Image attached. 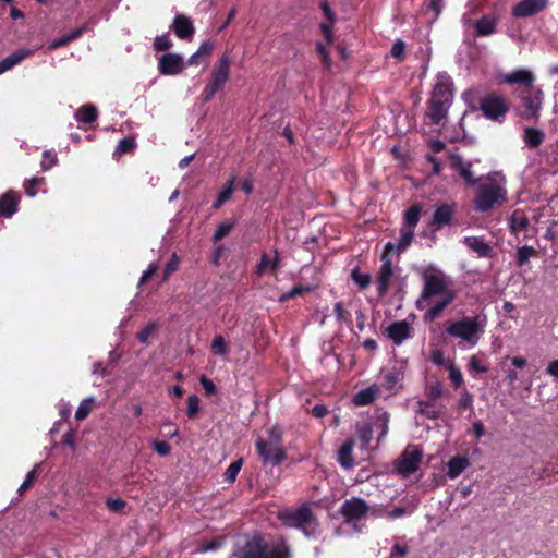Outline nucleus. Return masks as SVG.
Instances as JSON below:
<instances>
[{"instance_id":"f257e3e1","label":"nucleus","mask_w":558,"mask_h":558,"mask_svg":"<svg viewBox=\"0 0 558 558\" xmlns=\"http://www.w3.org/2000/svg\"><path fill=\"white\" fill-rule=\"evenodd\" d=\"M473 207L485 213L507 201L506 178L500 172H492L477 179Z\"/></svg>"},{"instance_id":"f03ea898","label":"nucleus","mask_w":558,"mask_h":558,"mask_svg":"<svg viewBox=\"0 0 558 558\" xmlns=\"http://www.w3.org/2000/svg\"><path fill=\"white\" fill-rule=\"evenodd\" d=\"M452 80L446 73H439L428 100L425 114L426 123L439 125L447 118V112L452 104Z\"/></svg>"},{"instance_id":"7ed1b4c3","label":"nucleus","mask_w":558,"mask_h":558,"mask_svg":"<svg viewBox=\"0 0 558 558\" xmlns=\"http://www.w3.org/2000/svg\"><path fill=\"white\" fill-rule=\"evenodd\" d=\"M232 555L234 558H291L284 542L265 543L260 536H253L242 544H236Z\"/></svg>"},{"instance_id":"20e7f679","label":"nucleus","mask_w":558,"mask_h":558,"mask_svg":"<svg viewBox=\"0 0 558 558\" xmlns=\"http://www.w3.org/2000/svg\"><path fill=\"white\" fill-rule=\"evenodd\" d=\"M487 326V317L480 313L474 316H464L446 326V332L452 338L460 339L468 348L478 344Z\"/></svg>"},{"instance_id":"39448f33","label":"nucleus","mask_w":558,"mask_h":558,"mask_svg":"<svg viewBox=\"0 0 558 558\" xmlns=\"http://www.w3.org/2000/svg\"><path fill=\"white\" fill-rule=\"evenodd\" d=\"M278 519L289 527L301 530L307 538H316L319 535V525L307 505H302L296 509L279 510Z\"/></svg>"},{"instance_id":"423d86ee","label":"nucleus","mask_w":558,"mask_h":558,"mask_svg":"<svg viewBox=\"0 0 558 558\" xmlns=\"http://www.w3.org/2000/svg\"><path fill=\"white\" fill-rule=\"evenodd\" d=\"M340 513L347 523L357 529V524L362 520L380 517L381 509L377 506H369L367 501L361 497H351L342 502Z\"/></svg>"},{"instance_id":"0eeeda50","label":"nucleus","mask_w":558,"mask_h":558,"mask_svg":"<svg viewBox=\"0 0 558 558\" xmlns=\"http://www.w3.org/2000/svg\"><path fill=\"white\" fill-rule=\"evenodd\" d=\"M423 291L421 294V301H426L432 296H441L447 293H454L452 289H450V278L446 276L439 269H428L423 275Z\"/></svg>"},{"instance_id":"6e6552de","label":"nucleus","mask_w":558,"mask_h":558,"mask_svg":"<svg viewBox=\"0 0 558 558\" xmlns=\"http://www.w3.org/2000/svg\"><path fill=\"white\" fill-rule=\"evenodd\" d=\"M230 75V61L227 54H223L218 63L214 66L210 81L205 86L202 98L205 102L209 101L217 92L221 90L225 86V83L228 81Z\"/></svg>"},{"instance_id":"1a4fd4ad","label":"nucleus","mask_w":558,"mask_h":558,"mask_svg":"<svg viewBox=\"0 0 558 558\" xmlns=\"http://www.w3.org/2000/svg\"><path fill=\"white\" fill-rule=\"evenodd\" d=\"M255 448L264 464L278 465L286 459L282 445L271 444L264 438H258L255 441Z\"/></svg>"},{"instance_id":"9d476101","label":"nucleus","mask_w":558,"mask_h":558,"mask_svg":"<svg viewBox=\"0 0 558 558\" xmlns=\"http://www.w3.org/2000/svg\"><path fill=\"white\" fill-rule=\"evenodd\" d=\"M532 92L531 95H522L521 104H522V111H521V118L524 120H538L539 113L543 107V100H544V93L542 89H530Z\"/></svg>"},{"instance_id":"9b49d317","label":"nucleus","mask_w":558,"mask_h":558,"mask_svg":"<svg viewBox=\"0 0 558 558\" xmlns=\"http://www.w3.org/2000/svg\"><path fill=\"white\" fill-rule=\"evenodd\" d=\"M421 459L422 451L416 446H409L397 461L396 470L399 474L408 476L418 469Z\"/></svg>"},{"instance_id":"f8f14e48","label":"nucleus","mask_w":558,"mask_h":558,"mask_svg":"<svg viewBox=\"0 0 558 558\" xmlns=\"http://www.w3.org/2000/svg\"><path fill=\"white\" fill-rule=\"evenodd\" d=\"M396 278L397 268L393 267L389 256L384 253L381 256V265L377 275V291L380 296H384L387 293Z\"/></svg>"},{"instance_id":"ddd939ff","label":"nucleus","mask_w":558,"mask_h":558,"mask_svg":"<svg viewBox=\"0 0 558 558\" xmlns=\"http://www.w3.org/2000/svg\"><path fill=\"white\" fill-rule=\"evenodd\" d=\"M483 114L489 119L497 120L508 111V105L501 96H488L481 104Z\"/></svg>"},{"instance_id":"4468645a","label":"nucleus","mask_w":558,"mask_h":558,"mask_svg":"<svg viewBox=\"0 0 558 558\" xmlns=\"http://www.w3.org/2000/svg\"><path fill=\"white\" fill-rule=\"evenodd\" d=\"M184 59L179 53L168 52L158 59V71L162 75H177L184 69Z\"/></svg>"},{"instance_id":"2eb2a0df","label":"nucleus","mask_w":558,"mask_h":558,"mask_svg":"<svg viewBox=\"0 0 558 558\" xmlns=\"http://www.w3.org/2000/svg\"><path fill=\"white\" fill-rule=\"evenodd\" d=\"M548 0H521L512 8V15L519 19L533 16L547 9Z\"/></svg>"},{"instance_id":"dca6fc26","label":"nucleus","mask_w":558,"mask_h":558,"mask_svg":"<svg viewBox=\"0 0 558 558\" xmlns=\"http://www.w3.org/2000/svg\"><path fill=\"white\" fill-rule=\"evenodd\" d=\"M502 81L507 84L523 85L529 89H533L535 75L532 70L522 68L504 75Z\"/></svg>"},{"instance_id":"f3484780","label":"nucleus","mask_w":558,"mask_h":558,"mask_svg":"<svg viewBox=\"0 0 558 558\" xmlns=\"http://www.w3.org/2000/svg\"><path fill=\"white\" fill-rule=\"evenodd\" d=\"M387 335L397 345H400L412 337V327L405 320L395 322L387 328Z\"/></svg>"},{"instance_id":"a211bd4d","label":"nucleus","mask_w":558,"mask_h":558,"mask_svg":"<svg viewBox=\"0 0 558 558\" xmlns=\"http://www.w3.org/2000/svg\"><path fill=\"white\" fill-rule=\"evenodd\" d=\"M403 379V372L400 366H393L381 373L380 386L390 393L395 392Z\"/></svg>"},{"instance_id":"6ab92c4d","label":"nucleus","mask_w":558,"mask_h":558,"mask_svg":"<svg viewBox=\"0 0 558 558\" xmlns=\"http://www.w3.org/2000/svg\"><path fill=\"white\" fill-rule=\"evenodd\" d=\"M20 195L9 191L0 196V217L10 218L17 211Z\"/></svg>"},{"instance_id":"aec40b11","label":"nucleus","mask_w":558,"mask_h":558,"mask_svg":"<svg viewBox=\"0 0 558 558\" xmlns=\"http://www.w3.org/2000/svg\"><path fill=\"white\" fill-rule=\"evenodd\" d=\"M450 166L453 170L460 173V175L469 185L473 186L476 184L477 179H475L473 175L471 163L464 161L461 156L452 154L450 156Z\"/></svg>"},{"instance_id":"412c9836","label":"nucleus","mask_w":558,"mask_h":558,"mask_svg":"<svg viewBox=\"0 0 558 558\" xmlns=\"http://www.w3.org/2000/svg\"><path fill=\"white\" fill-rule=\"evenodd\" d=\"M414 231L411 229L401 228L400 236L396 242H388L385 245V252L387 255L389 252L395 251L398 253L404 252L412 243Z\"/></svg>"},{"instance_id":"4be33fe9","label":"nucleus","mask_w":558,"mask_h":558,"mask_svg":"<svg viewBox=\"0 0 558 558\" xmlns=\"http://www.w3.org/2000/svg\"><path fill=\"white\" fill-rule=\"evenodd\" d=\"M522 141L525 146L532 149L539 147L545 141V132L538 128L526 126L522 131Z\"/></svg>"},{"instance_id":"5701e85b","label":"nucleus","mask_w":558,"mask_h":558,"mask_svg":"<svg viewBox=\"0 0 558 558\" xmlns=\"http://www.w3.org/2000/svg\"><path fill=\"white\" fill-rule=\"evenodd\" d=\"M466 368L472 375L487 373L489 369L487 355L481 351L471 355L468 360Z\"/></svg>"},{"instance_id":"b1692460","label":"nucleus","mask_w":558,"mask_h":558,"mask_svg":"<svg viewBox=\"0 0 558 558\" xmlns=\"http://www.w3.org/2000/svg\"><path fill=\"white\" fill-rule=\"evenodd\" d=\"M172 29L181 39H190L194 34V26L192 21L184 15L175 16L172 24Z\"/></svg>"},{"instance_id":"393cba45","label":"nucleus","mask_w":558,"mask_h":558,"mask_svg":"<svg viewBox=\"0 0 558 558\" xmlns=\"http://www.w3.org/2000/svg\"><path fill=\"white\" fill-rule=\"evenodd\" d=\"M497 16L484 15L474 22L475 34L477 36H490L497 29Z\"/></svg>"},{"instance_id":"a878e982","label":"nucleus","mask_w":558,"mask_h":558,"mask_svg":"<svg viewBox=\"0 0 558 558\" xmlns=\"http://www.w3.org/2000/svg\"><path fill=\"white\" fill-rule=\"evenodd\" d=\"M463 243L480 257H487L492 254V247L482 236H465Z\"/></svg>"},{"instance_id":"bb28decb","label":"nucleus","mask_w":558,"mask_h":558,"mask_svg":"<svg viewBox=\"0 0 558 558\" xmlns=\"http://www.w3.org/2000/svg\"><path fill=\"white\" fill-rule=\"evenodd\" d=\"M31 49H19L0 61V74L11 70L16 64L32 54Z\"/></svg>"},{"instance_id":"cd10ccee","label":"nucleus","mask_w":558,"mask_h":558,"mask_svg":"<svg viewBox=\"0 0 558 558\" xmlns=\"http://www.w3.org/2000/svg\"><path fill=\"white\" fill-rule=\"evenodd\" d=\"M529 225V219L522 210H514L509 219L510 231L515 236L525 233Z\"/></svg>"},{"instance_id":"c85d7f7f","label":"nucleus","mask_w":558,"mask_h":558,"mask_svg":"<svg viewBox=\"0 0 558 558\" xmlns=\"http://www.w3.org/2000/svg\"><path fill=\"white\" fill-rule=\"evenodd\" d=\"M456 299L454 293H447L446 295H441L440 300L437 301L434 305H432L428 311L425 313V319L434 320L440 316L444 310L453 302Z\"/></svg>"},{"instance_id":"c756f323","label":"nucleus","mask_w":558,"mask_h":558,"mask_svg":"<svg viewBox=\"0 0 558 558\" xmlns=\"http://www.w3.org/2000/svg\"><path fill=\"white\" fill-rule=\"evenodd\" d=\"M454 208L452 205L449 204H442L439 207L436 208L434 216H433V225L440 229L444 226H447L453 216Z\"/></svg>"},{"instance_id":"7c9ffc66","label":"nucleus","mask_w":558,"mask_h":558,"mask_svg":"<svg viewBox=\"0 0 558 558\" xmlns=\"http://www.w3.org/2000/svg\"><path fill=\"white\" fill-rule=\"evenodd\" d=\"M354 447V441L352 439H348L338 450V462L339 464L349 470L353 466L354 461L352 458V451Z\"/></svg>"},{"instance_id":"2f4dec72","label":"nucleus","mask_w":558,"mask_h":558,"mask_svg":"<svg viewBox=\"0 0 558 558\" xmlns=\"http://www.w3.org/2000/svg\"><path fill=\"white\" fill-rule=\"evenodd\" d=\"M279 267V253L275 251V257L270 258L268 254L263 253L260 256V260L256 266V274L258 276L264 275L266 271L270 270L275 272Z\"/></svg>"},{"instance_id":"473e14b6","label":"nucleus","mask_w":558,"mask_h":558,"mask_svg":"<svg viewBox=\"0 0 558 558\" xmlns=\"http://www.w3.org/2000/svg\"><path fill=\"white\" fill-rule=\"evenodd\" d=\"M98 117L96 107L92 104H86L78 108L74 113V119L78 123L89 124L94 122Z\"/></svg>"},{"instance_id":"72a5a7b5","label":"nucleus","mask_w":558,"mask_h":558,"mask_svg":"<svg viewBox=\"0 0 558 558\" xmlns=\"http://www.w3.org/2000/svg\"><path fill=\"white\" fill-rule=\"evenodd\" d=\"M470 465L469 459L465 457H453L447 463V475L451 480L457 478Z\"/></svg>"},{"instance_id":"f704fd0d","label":"nucleus","mask_w":558,"mask_h":558,"mask_svg":"<svg viewBox=\"0 0 558 558\" xmlns=\"http://www.w3.org/2000/svg\"><path fill=\"white\" fill-rule=\"evenodd\" d=\"M379 388L376 385L362 389L353 397V402L356 405H367L375 400Z\"/></svg>"},{"instance_id":"c9c22d12","label":"nucleus","mask_w":558,"mask_h":558,"mask_svg":"<svg viewBox=\"0 0 558 558\" xmlns=\"http://www.w3.org/2000/svg\"><path fill=\"white\" fill-rule=\"evenodd\" d=\"M322 10H323L325 16L329 20L330 24L322 23L320 29H322V33H323L327 44H331L332 43L331 24L335 22V14H333L332 10L330 9V7L327 4V2L322 3Z\"/></svg>"},{"instance_id":"e433bc0d","label":"nucleus","mask_w":558,"mask_h":558,"mask_svg":"<svg viewBox=\"0 0 558 558\" xmlns=\"http://www.w3.org/2000/svg\"><path fill=\"white\" fill-rule=\"evenodd\" d=\"M421 208L418 206L410 207L403 216V226L402 228L415 230L420 221Z\"/></svg>"},{"instance_id":"4c0bfd02","label":"nucleus","mask_w":558,"mask_h":558,"mask_svg":"<svg viewBox=\"0 0 558 558\" xmlns=\"http://www.w3.org/2000/svg\"><path fill=\"white\" fill-rule=\"evenodd\" d=\"M373 426L369 424H362L357 426V434L360 437V440L362 442V446L365 449L373 448L372 447V440H373Z\"/></svg>"},{"instance_id":"58836bf2","label":"nucleus","mask_w":558,"mask_h":558,"mask_svg":"<svg viewBox=\"0 0 558 558\" xmlns=\"http://www.w3.org/2000/svg\"><path fill=\"white\" fill-rule=\"evenodd\" d=\"M159 323L158 322H150L148 323L138 333L137 339L141 343L149 345L150 337L158 330Z\"/></svg>"},{"instance_id":"ea45409f","label":"nucleus","mask_w":558,"mask_h":558,"mask_svg":"<svg viewBox=\"0 0 558 558\" xmlns=\"http://www.w3.org/2000/svg\"><path fill=\"white\" fill-rule=\"evenodd\" d=\"M235 222L233 220H226L223 222H220L217 227V230L213 236V241L215 243L219 242L223 238H226L232 228L234 227Z\"/></svg>"},{"instance_id":"a19ab883","label":"nucleus","mask_w":558,"mask_h":558,"mask_svg":"<svg viewBox=\"0 0 558 558\" xmlns=\"http://www.w3.org/2000/svg\"><path fill=\"white\" fill-rule=\"evenodd\" d=\"M448 377L453 384L454 388H459L463 384L462 372L454 363L450 362L447 364Z\"/></svg>"},{"instance_id":"79ce46f5","label":"nucleus","mask_w":558,"mask_h":558,"mask_svg":"<svg viewBox=\"0 0 558 558\" xmlns=\"http://www.w3.org/2000/svg\"><path fill=\"white\" fill-rule=\"evenodd\" d=\"M210 348L215 355L225 356L228 353V345L221 335H218L213 339Z\"/></svg>"},{"instance_id":"37998d69","label":"nucleus","mask_w":558,"mask_h":558,"mask_svg":"<svg viewBox=\"0 0 558 558\" xmlns=\"http://www.w3.org/2000/svg\"><path fill=\"white\" fill-rule=\"evenodd\" d=\"M243 461L239 459L232 462L225 471L223 477L228 483H233L242 468Z\"/></svg>"},{"instance_id":"c03bdc74","label":"nucleus","mask_w":558,"mask_h":558,"mask_svg":"<svg viewBox=\"0 0 558 558\" xmlns=\"http://www.w3.org/2000/svg\"><path fill=\"white\" fill-rule=\"evenodd\" d=\"M351 278L360 289H366L371 283V276L360 272L357 269L352 270Z\"/></svg>"},{"instance_id":"a18cd8bd","label":"nucleus","mask_w":558,"mask_h":558,"mask_svg":"<svg viewBox=\"0 0 558 558\" xmlns=\"http://www.w3.org/2000/svg\"><path fill=\"white\" fill-rule=\"evenodd\" d=\"M93 402H94V398L93 397L84 399L80 403V405H78V408H77V410L75 412V418L78 420V421L84 420L89 414V412L92 410V403Z\"/></svg>"},{"instance_id":"49530a36","label":"nucleus","mask_w":558,"mask_h":558,"mask_svg":"<svg viewBox=\"0 0 558 558\" xmlns=\"http://www.w3.org/2000/svg\"><path fill=\"white\" fill-rule=\"evenodd\" d=\"M535 250L532 246L523 245L518 248L517 262L519 266L524 265L534 255Z\"/></svg>"},{"instance_id":"de8ad7c7","label":"nucleus","mask_w":558,"mask_h":558,"mask_svg":"<svg viewBox=\"0 0 558 558\" xmlns=\"http://www.w3.org/2000/svg\"><path fill=\"white\" fill-rule=\"evenodd\" d=\"M389 415L387 412H383L376 423V427L379 430L378 441H380L388 433Z\"/></svg>"},{"instance_id":"09e8293b","label":"nucleus","mask_w":558,"mask_h":558,"mask_svg":"<svg viewBox=\"0 0 558 558\" xmlns=\"http://www.w3.org/2000/svg\"><path fill=\"white\" fill-rule=\"evenodd\" d=\"M106 506L109 511L116 512V513H121V512H123V510L126 506V502L122 498L109 497L106 499Z\"/></svg>"},{"instance_id":"8fccbe9b","label":"nucleus","mask_w":558,"mask_h":558,"mask_svg":"<svg viewBox=\"0 0 558 558\" xmlns=\"http://www.w3.org/2000/svg\"><path fill=\"white\" fill-rule=\"evenodd\" d=\"M44 183H45V179L38 178V177H34V178L25 181V183H24L25 193L29 197H34L37 194L36 186L44 184Z\"/></svg>"},{"instance_id":"3c124183","label":"nucleus","mask_w":558,"mask_h":558,"mask_svg":"<svg viewBox=\"0 0 558 558\" xmlns=\"http://www.w3.org/2000/svg\"><path fill=\"white\" fill-rule=\"evenodd\" d=\"M310 291H312V287H310V286H298V287L292 288L289 292L282 294L279 298V301L286 302L292 298L299 296V295L303 294L304 292H310Z\"/></svg>"},{"instance_id":"603ef678","label":"nucleus","mask_w":558,"mask_h":558,"mask_svg":"<svg viewBox=\"0 0 558 558\" xmlns=\"http://www.w3.org/2000/svg\"><path fill=\"white\" fill-rule=\"evenodd\" d=\"M172 47V40L169 35L163 34L157 36L154 40V49L157 51H163Z\"/></svg>"},{"instance_id":"864d4df0","label":"nucleus","mask_w":558,"mask_h":558,"mask_svg":"<svg viewBox=\"0 0 558 558\" xmlns=\"http://www.w3.org/2000/svg\"><path fill=\"white\" fill-rule=\"evenodd\" d=\"M268 439H266L268 442L276 444V445H282V429L279 425L271 426L268 430Z\"/></svg>"},{"instance_id":"5fc2aeb1","label":"nucleus","mask_w":558,"mask_h":558,"mask_svg":"<svg viewBox=\"0 0 558 558\" xmlns=\"http://www.w3.org/2000/svg\"><path fill=\"white\" fill-rule=\"evenodd\" d=\"M39 465H35V468L27 473L24 482L20 485L17 493L22 495L28 487L32 485V483L35 481L37 474H38Z\"/></svg>"},{"instance_id":"6e6d98bb","label":"nucleus","mask_w":558,"mask_h":558,"mask_svg":"<svg viewBox=\"0 0 558 558\" xmlns=\"http://www.w3.org/2000/svg\"><path fill=\"white\" fill-rule=\"evenodd\" d=\"M198 411H199V398L196 395H191L187 398L186 415L189 417H194Z\"/></svg>"},{"instance_id":"4d7b16f0","label":"nucleus","mask_w":558,"mask_h":558,"mask_svg":"<svg viewBox=\"0 0 558 558\" xmlns=\"http://www.w3.org/2000/svg\"><path fill=\"white\" fill-rule=\"evenodd\" d=\"M234 182H235V178L234 177H231L225 187L219 192V194L217 196H219L225 203L231 198L232 194H233V191H234Z\"/></svg>"},{"instance_id":"13d9d810","label":"nucleus","mask_w":558,"mask_h":558,"mask_svg":"<svg viewBox=\"0 0 558 558\" xmlns=\"http://www.w3.org/2000/svg\"><path fill=\"white\" fill-rule=\"evenodd\" d=\"M134 147H135L134 138L124 137V138L120 140V142L117 146V151L119 154H124V153L131 151Z\"/></svg>"},{"instance_id":"bf43d9fd","label":"nucleus","mask_w":558,"mask_h":558,"mask_svg":"<svg viewBox=\"0 0 558 558\" xmlns=\"http://www.w3.org/2000/svg\"><path fill=\"white\" fill-rule=\"evenodd\" d=\"M473 404V396L466 389H463L460 393L458 405L461 409L471 408Z\"/></svg>"},{"instance_id":"052dcab7","label":"nucleus","mask_w":558,"mask_h":558,"mask_svg":"<svg viewBox=\"0 0 558 558\" xmlns=\"http://www.w3.org/2000/svg\"><path fill=\"white\" fill-rule=\"evenodd\" d=\"M409 553V547L400 544H395L391 547L388 558H404Z\"/></svg>"},{"instance_id":"680f3d73","label":"nucleus","mask_w":558,"mask_h":558,"mask_svg":"<svg viewBox=\"0 0 558 558\" xmlns=\"http://www.w3.org/2000/svg\"><path fill=\"white\" fill-rule=\"evenodd\" d=\"M43 155L45 158H50V161H41L40 167L44 171H47L57 165V156L51 150H45Z\"/></svg>"},{"instance_id":"e2e57ef3","label":"nucleus","mask_w":558,"mask_h":558,"mask_svg":"<svg viewBox=\"0 0 558 558\" xmlns=\"http://www.w3.org/2000/svg\"><path fill=\"white\" fill-rule=\"evenodd\" d=\"M335 314L339 323L348 322L350 319V314L347 311H344L341 302H337L335 304Z\"/></svg>"},{"instance_id":"0e129e2a","label":"nucleus","mask_w":558,"mask_h":558,"mask_svg":"<svg viewBox=\"0 0 558 558\" xmlns=\"http://www.w3.org/2000/svg\"><path fill=\"white\" fill-rule=\"evenodd\" d=\"M153 448L161 457L168 456L171 450V446L167 441H155Z\"/></svg>"},{"instance_id":"69168bd1","label":"nucleus","mask_w":558,"mask_h":558,"mask_svg":"<svg viewBox=\"0 0 558 558\" xmlns=\"http://www.w3.org/2000/svg\"><path fill=\"white\" fill-rule=\"evenodd\" d=\"M199 383L207 395L210 396L216 393V386L210 379L206 378L205 376H202L199 378Z\"/></svg>"},{"instance_id":"338daca9","label":"nucleus","mask_w":558,"mask_h":558,"mask_svg":"<svg viewBox=\"0 0 558 558\" xmlns=\"http://www.w3.org/2000/svg\"><path fill=\"white\" fill-rule=\"evenodd\" d=\"M221 546L220 541L204 542L199 545L198 550L202 553L214 551Z\"/></svg>"},{"instance_id":"774afa93","label":"nucleus","mask_w":558,"mask_h":558,"mask_svg":"<svg viewBox=\"0 0 558 558\" xmlns=\"http://www.w3.org/2000/svg\"><path fill=\"white\" fill-rule=\"evenodd\" d=\"M178 266H179V258H178L177 254H173L171 259L168 262V264L165 268L166 277H168L172 272H174L178 269Z\"/></svg>"}]
</instances>
